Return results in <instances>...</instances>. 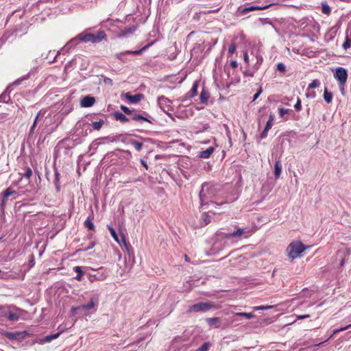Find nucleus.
<instances>
[{"mask_svg":"<svg viewBox=\"0 0 351 351\" xmlns=\"http://www.w3.org/2000/svg\"><path fill=\"white\" fill-rule=\"evenodd\" d=\"M351 46V38H349L348 36H346V40L344 43H343V48L344 49H348Z\"/></svg>","mask_w":351,"mask_h":351,"instance_id":"nucleus-40","label":"nucleus"},{"mask_svg":"<svg viewBox=\"0 0 351 351\" xmlns=\"http://www.w3.org/2000/svg\"><path fill=\"white\" fill-rule=\"evenodd\" d=\"M306 250V247L301 241L291 243L287 249L288 256L291 258H297Z\"/></svg>","mask_w":351,"mask_h":351,"instance_id":"nucleus-6","label":"nucleus"},{"mask_svg":"<svg viewBox=\"0 0 351 351\" xmlns=\"http://www.w3.org/2000/svg\"><path fill=\"white\" fill-rule=\"evenodd\" d=\"M295 110H300L301 108V101L299 99H297V101L294 105Z\"/></svg>","mask_w":351,"mask_h":351,"instance_id":"nucleus-56","label":"nucleus"},{"mask_svg":"<svg viewBox=\"0 0 351 351\" xmlns=\"http://www.w3.org/2000/svg\"><path fill=\"white\" fill-rule=\"evenodd\" d=\"M123 243H124L125 250L127 251L129 257H130L131 256H133L134 252H133V249H132L131 245L130 243H127L125 239H123Z\"/></svg>","mask_w":351,"mask_h":351,"instance_id":"nucleus-33","label":"nucleus"},{"mask_svg":"<svg viewBox=\"0 0 351 351\" xmlns=\"http://www.w3.org/2000/svg\"><path fill=\"white\" fill-rule=\"evenodd\" d=\"M84 125L92 128L93 130L99 131L104 126L108 125V117L102 113L88 114L83 119Z\"/></svg>","mask_w":351,"mask_h":351,"instance_id":"nucleus-2","label":"nucleus"},{"mask_svg":"<svg viewBox=\"0 0 351 351\" xmlns=\"http://www.w3.org/2000/svg\"><path fill=\"white\" fill-rule=\"evenodd\" d=\"M14 193H16V191L13 190L11 187H8L3 191V195H5V197H8L9 196Z\"/></svg>","mask_w":351,"mask_h":351,"instance_id":"nucleus-41","label":"nucleus"},{"mask_svg":"<svg viewBox=\"0 0 351 351\" xmlns=\"http://www.w3.org/2000/svg\"><path fill=\"white\" fill-rule=\"evenodd\" d=\"M73 270L77 273V275L75 277V279H76L78 281H80L82 280V276L84 274V271L82 269V267L80 266H76L73 268Z\"/></svg>","mask_w":351,"mask_h":351,"instance_id":"nucleus-30","label":"nucleus"},{"mask_svg":"<svg viewBox=\"0 0 351 351\" xmlns=\"http://www.w3.org/2000/svg\"><path fill=\"white\" fill-rule=\"evenodd\" d=\"M27 77H28V75H27L26 77H23L22 78H20V79H17L16 81L14 82L13 85H19L23 80L27 79Z\"/></svg>","mask_w":351,"mask_h":351,"instance_id":"nucleus-55","label":"nucleus"},{"mask_svg":"<svg viewBox=\"0 0 351 351\" xmlns=\"http://www.w3.org/2000/svg\"><path fill=\"white\" fill-rule=\"evenodd\" d=\"M236 50L235 43H232L228 48V53L231 56L234 53Z\"/></svg>","mask_w":351,"mask_h":351,"instance_id":"nucleus-49","label":"nucleus"},{"mask_svg":"<svg viewBox=\"0 0 351 351\" xmlns=\"http://www.w3.org/2000/svg\"><path fill=\"white\" fill-rule=\"evenodd\" d=\"M218 193L217 185L209 182L204 183L199 193L201 208L206 210L210 206L216 207L222 205L224 202H218Z\"/></svg>","mask_w":351,"mask_h":351,"instance_id":"nucleus-1","label":"nucleus"},{"mask_svg":"<svg viewBox=\"0 0 351 351\" xmlns=\"http://www.w3.org/2000/svg\"><path fill=\"white\" fill-rule=\"evenodd\" d=\"M7 199H8V197H5V195H3V198H2L1 203V207L2 210H4V208H5V204H6V202H7Z\"/></svg>","mask_w":351,"mask_h":351,"instance_id":"nucleus-53","label":"nucleus"},{"mask_svg":"<svg viewBox=\"0 0 351 351\" xmlns=\"http://www.w3.org/2000/svg\"><path fill=\"white\" fill-rule=\"evenodd\" d=\"M338 332H340L339 330V328L338 329H336L333 331L332 334L324 341H322L318 344H315V346H320L321 345L324 344L325 342H326L328 339H331L335 335L337 334Z\"/></svg>","mask_w":351,"mask_h":351,"instance_id":"nucleus-46","label":"nucleus"},{"mask_svg":"<svg viewBox=\"0 0 351 351\" xmlns=\"http://www.w3.org/2000/svg\"><path fill=\"white\" fill-rule=\"evenodd\" d=\"M236 316H241V317H245L246 319H252L253 318L255 315L252 313H244V312H242V313H236L234 314Z\"/></svg>","mask_w":351,"mask_h":351,"instance_id":"nucleus-34","label":"nucleus"},{"mask_svg":"<svg viewBox=\"0 0 351 351\" xmlns=\"http://www.w3.org/2000/svg\"><path fill=\"white\" fill-rule=\"evenodd\" d=\"M220 321L221 319L219 317H210L206 319V322L209 326H215V328L220 327Z\"/></svg>","mask_w":351,"mask_h":351,"instance_id":"nucleus-20","label":"nucleus"},{"mask_svg":"<svg viewBox=\"0 0 351 351\" xmlns=\"http://www.w3.org/2000/svg\"><path fill=\"white\" fill-rule=\"evenodd\" d=\"M334 77L338 81L339 84L346 85L348 79V71L343 67H337L334 73Z\"/></svg>","mask_w":351,"mask_h":351,"instance_id":"nucleus-8","label":"nucleus"},{"mask_svg":"<svg viewBox=\"0 0 351 351\" xmlns=\"http://www.w3.org/2000/svg\"><path fill=\"white\" fill-rule=\"evenodd\" d=\"M324 99L328 104L330 103L332 99V93L328 91L326 88L324 90Z\"/></svg>","mask_w":351,"mask_h":351,"instance_id":"nucleus-31","label":"nucleus"},{"mask_svg":"<svg viewBox=\"0 0 351 351\" xmlns=\"http://www.w3.org/2000/svg\"><path fill=\"white\" fill-rule=\"evenodd\" d=\"M98 302H99V295H94L91 298L90 301L88 304L81 305V306H80L78 307V308L79 309H82V310H84V311L93 308L98 304Z\"/></svg>","mask_w":351,"mask_h":351,"instance_id":"nucleus-10","label":"nucleus"},{"mask_svg":"<svg viewBox=\"0 0 351 351\" xmlns=\"http://www.w3.org/2000/svg\"><path fill=\"white\" fill-rule=\"evenodd\" d=\"M84 226L90 230H95L94 223L88 218L84 221Z\"/></svg>","mask_w":351,"mask_h":351,"instance_id":"nucleus-37","label":"nucleus"},{"mask_svg":"<svg viewBox=\"0 0 351 351\" xmlns=\"http://www.w3.org/2000/svg\"><path fill=\"white\" fill-rule=\"evenodd\" d=\"M80 41L78 39H77V36L74 38H72L69 42L67 43V44L61 49V52L62 53H66L68 51L72 48L76 46Z\"/></svg>","mask_w":351,"mask_h":351,"instance_id":"nucleus-15","label":"nucleus"},{"mask_svg":"<svg viewBox=\"0 0 351 351\" xmlns=\"http://www.w3.org/2000/svg\"><path fill=\"white\" fill-rule=\"evenodd\" d=\"M60 174L58 172V169H55V178H54L53 183L55 184L56 190L57 192H59L60 191Z\"/></svg>","mask_w":351,"mask_h":351,"instance_id":"nucleus-21","label":"nucleus"},{"mask_svg":"<svg viewBox=\"0 0 351 351\" xmlns=\"http://www.w3.org/2000/svg\"><path fill=\"white\" fill-rule=\"evenodd\" d=\"M272 308H273V306H258L253 307V309L254 311H259V310H268V309H270Z\"/></svg>","mask_w":351,"mask_h":351,"instance_id":"nucleus-45","label":"nucleus"},{"mask_svg":"<svg viewBox=\"0 0 351 351\" xmlns=\"http://www.w3.org/2000/svg\"><path fill=\"white\" fill-rule=\"evenodd\" d=\"M28 335L27 331H21V332H5L3 335L7 337L10 340H21L25 339Z\"/></svg>","mask_w":351,"mask_h":351,"instance_id":"nucleus-9","label":"nucleus"},{"mask_svg":"<svg viewBox=\"0 0 351 351\" xmlns=\"http://www.w3.org/2000/svg\"><path fill=\"white\" fill-rule=\"evenodd\" d=\"M270 129H266V127H265L264 130H263V132L260 134V138L261 139H263V138H266V136L267 135V132H268V131Z\"/></svg>","mask_w":351,"mask_h":351,"instance_id":"nucleus-50","label":"nucleus"},{"mask_svg":"<svg viewBox=\"0 0 351 351\" xmlns=\"http://www.w3.org/2000/svg\"><path fill=\"white\" fill-rule=\"evenodd\" d=\"M149 47V45L144 46L139 50L136 51H125V53L132 55H140L143 51L146 50Z\"/></svg>","mask_w":351,"mask_h":351,"instance_id":"nucleus-32","label":"nucleus"},{"mask_svg":"<svg viewBox=\"0 0 351 351\" xmlns=\"http://www.w3.org/2000/svg\"><path fill=\"white\" fill-rule=\"evenodd\" d=\"M45 112H46V111H43H43H39V112L38 113L37 116L35 118L34 124H33V125L32 126V128L30 129V133L33 132V130H34V129L37 122L40 121L41 119H43Z\"/></svg>","mask_w":351,"mask_h":351,"instance_id":"nucleus-23","label":"nucleus"},{"mask_svg":"<svg viewBox=\"0 0 351 351\" xmlns=\"http://www.w3.org/2000/svg\"><path fill=\"white\" fill-rule=\"evenodd\" d=\"M125 97L130 101L132 104H137L143 98V95L141 93H137L134 95H132L130 93H126L125 94Z\"/></svg>","mask_w":351,"mask_h":351,"instance_id":"nucleus-14","label":"nucleus"},{"mask_svg":"<svg viewBox=\"0 0 351 351\" xmlns=\"http://www.w3.org/2000/svg\"><path fill=\"white\" fill-rule=\"evenodd\" d=\"M208 211L206 212V210H204V213L202 215V219L204 221V225H207L208 223H210V216L208 215V213H210V212H212L213 213L215 214L217 213L216 211L212 210V209H207Z\"/></svg>","mask_w":351,"mask_h":351,"instance_id":"nucleus-25","label":"nucleus"},{"mask_svg":"<svg viewBox=\"0 0 351 351\" xmlns=\"http://www.w3.org/2000/svg\"><path fill=\"white\" fill-rule=\"evenodd\" d=\"M135 30H136V27L134 25L126 27L120 30V32L119 33V36L120 37H125L130 34H133Z\"/></svg>","mask_w":351,"mask_h":351,"instance_id":"nucleus-16","label":"nucleus"},{"mask_svg":"<svg viewBox=\"0 0 351 351\" xmlns=\"http://www.w3.org/2000/svg\"><path fill=\"white\" fill-rule=\"evenodd\" d=\"M20 174L22 176V177H24L27 179H29L32 176V171L29 167H27L25 169V172Z\"/></svg>","mask_w":351,"mask_h":351,"instance_id":"nucleus-38","label":"nucleus"},{"mask_svg":"<svg viewBox=\"0 0 351 351\" xmlns=\"http://www.w3.org/2000/svg\"><path fill=\"white\" fill-rule=\"evenodd\" d=\"M93 273L88 274V278L90 282L95 280H104L106 278L107 274L103 268L98 270L92 269Z\"/></svg>","mask_w":351,"mask_h":351,"instance_id":"nucleus-7","label":"nucleus"},{"mask_svg":"<svg viewBox=\"0 0 351 351\" xmlns=\"http://www.w3.org/2000/svg\"><path fill=\"white\" fill-rule=\"evenodd\" d=\"M51 116V114L49 113L47 117H45L44 120H43V123L46 125H48L49 124V121H48L49 119V117Z\"/></svg>","mask_w":351,"mask_h":351,"instance_id":"nucleus-59","label":"nucleus"},{"mask_svg":"<svg viewBox=\"0 0 351 351\" xmlns=\"http://www.w3.org/2000/svg\"><path fill=\"white\" fill-rule=\"evenodd\" d=\"M244 76L253 77L254 75V73L250 70H245L243 71Z\"/></svg>","mask_w":351,"mask_h":351,"instance_id":"nucleus-52","label":"nucleus"},{"mask_svg":"<svg viewBox=\"0 0 351 351\" xmlns=\"http://www.w3.org/2000/svg\"><path fill=\"white\" fill-rule=\"evenodd\" d=\"M133 111H124V112L128 116L123 114L121 112H116L113 117L115 120L120 121L121 123H125L129 122L130 121H134L136 122H138L140 123H143L144 121L148 122L149 123H153V121L149 119L147 116H143L141 114H132V112Z\"/></svg>","mask_w":351,"mask_h":351,"instance_id":"nucleus-3","label":"nucleus"},{"mask_svg":"<svg viewBox=\"0 0 351 351\" xmlns=\"http://www.w3.org/2000/svg\"><path fill=\"white\" fill-rule=\"evenodd\" d=\"M230 66L232 67V68H236L238 66V63L236 60H232L230 62Z\"/></svg>","mask_w":351,"mask_h":351,"instance_id":"nucleus-61","label":"nucleus"},{"mask_svg":"<svg viewBox=\"0 0 351 351\" xmlns=\"http://www.w3.org/2000/svg\"><path fill=\"white\" fill-rule=\"evenodd\" d=\"M322 11L324 14L328 15L330 12V8L326 3H322Z\"/></svg>","mask_w":351,"mask_h":351,"instance_id":"nucleus-36","label":"nucleus"},{"mask_svg":"<svg viewBox=\"0 0 351 351\" xmlns=\"http://www.w3.org/2000/svg\"><path fill=\"white\" fill-rule=\"evenodd\" d=\"M243 58H244V61H245V62H248V61H249V56H248V54H247V52H245V53H244Z\"/></svg>","mask_w":351,"mask_h":351,"instance_id":"nucleus-62","label":"nucleus"},{"mask_svg":"<svg viewBox=\"0 0 351 351\" xmlns=\"http://www.w3.org/2000/svg\"><path fill=\"white\" fill-rule=\"evenodd\" d=\"M129 143L132 145L136 151L140 152L143 148V143L134 139H130Z\"/></svg>","mask_w":351,"mask_h":351,"instance_id":"nucleus-29","label":"nucleus"},{"mask_svg":"<svg viewBox=\"0 0 351 351\" xmlns=\"http://www.w3.org/2000/svg\"><path fill=\"white\" fill-rule=\"evenodd\" d=\"M245 233V230L243 228H238L233 232L226 234L221 233V237L226 239H231L233 237L240 238Z\"/></svg>","mask_w":351,"mask_h":351,"instance_id":"nucleus-12","label":"nucleus"},{"mask_svg":"<svg viewBox=\"0 0 351 351\" xmlns=\"http://www.w3.org/2000/svg\"><path fill=\"white\" fill-rule=\"evenodd\" d=\"M254 7H255V5H252V6L246 7V8L239 7L238 8V12L239 13L240 15H242V16L243 15H245L249 12L255 11L254 10Z\"/></svg>","mask_w":351,"mask_h":351,"instance_id":"nucleus-24","label":"nucleus"},{"mask_svg":"<svg viewBox=\"0 0 351 351\" xmlns=\"http://www.w3.org/2000/svg\"><path fill=\"white\" fill-rule=\"evenodd\" d=\"M218 306L213 302H199L189 306V313L206 312L210 309H217Z\"/></svg>","mask_w":351,"mask_h":351,"instance_id":"nucleus-5","label":"nucleus"},{"mask_svg":"<svg viewBox=\"0 0 351 351\" xmlns=\"http://www.w3.org/2000/svg\"><path fill=\"white\" fill-rule=\"evenodd\" d=\"M7 199H8V197H5V195H3V198H2L1 203V207L2 210H4V208H5V204H6V202H7Z\"/></svg>","mask_w":351,"mask_h":351,"instance_id":"nucleus-54","label":"nucleus"},{"mask_svg":"<svg viewBox=\"0 0 351 351\" xmlns=\"http://www.w3.org/2000/svg\"><path fill=\"white\" fill-rule=\"evenodd\" d=\"M339 90H340L341 93L343 95H344V90H345V89H344V86H345V85L339 84Z\"/></svg>","mask_w":351,"mask_h":351,"instance_id":"nucleus-64","label":"nucleus"},{"mask_svg":"<svg viewBox=\"0 0 351 351\" xmlns=\"http://www.w3.org/2000/svg\"><path fill=\"white\" fill-rule=\"evenodd\" d=\"M210 347V342H205L196 351H208Z\"/></svg>","mask_w":351,"mask_h":351,"instance_id":"nucleus-35","label":"nucleus"},{"mask_svg":"<svg viewBox=\"0 0 351 351\" xmlns=\"http://www.w3.org/2000/svg\"><path fill=\"white\" fill-rule=\"evenodd\" d=\"M285 65L282 63V62H280L277 64V70L281 73H284L285 71Z\"/></svg>","mask_w":351,"mask_h":351,"instance_id":"nucleus-48","label":"nucleus"},{"mask_svg":"<svg viewBox=\"0 0 351 351\" xmlns=\"http://www.w3.org/2000/svg\"><path fill=\"white\" fill-rule=\"evenodd\" d=\"M215 148L213 147H210L206 150L202 151L199 153V156L202 158H208L210 155L213 153Z\"/></svg>","mask_w":351,"mask_h":351,"instance_id":"nucleus-19","label":"nucleus"},{"mask_svg":"<svg viewBox=\"0 0 351 351\" xmlns=\"http://www.w3.org/2000/svg\"><path fill=\"white\" fill-rule=\"evenodd\" d=\"M62 332H57L56 334H52V335H47L46 337H45V338L43 339H41L40 340V343H44V342H50L51 341L55 339H57L60 333Z\"/></svg>","mask_w":351,"mask_h":351,"instance_id":"nucleus-27","label":"nucleus"},{"mask_svg":"<svg viewBox=\"0 0 351 351\" xmlns=\"http://www.w3.org/2000/svg\"><path fill=\"white\" fill-rule=\"evenodd\" d=\"M11 86H8L5 91L0 95V103L8 104L10 101V88Z\"/></svg>","mask_w":351,"mask_h":351,"instance_id":"nucleus-18","label":"nucleus"},{"mask_svg":"<svg viewBox=\"0 0 351 351\" xmlns=\"http://www.w3.org/2000/svg\"><path fill=\"white\" fill-rule=\"evenodd\" d=\"M158 105L161 110H165V108H167V110H169L171 108V101L163 96L160 97L158 98Z\"/></svg>","mask_w":351,"mask_h":351,"instance_id":"nucleus-13","label":"nucleus"},{"mask_svg":"<svg viewBox=\"0 0 351 351\" xmlns=\"http://www.w3.org/2000/svg\"><path fill=\"white\" fill-rule=\"evenodd\" d=\"M350 328H351V324L345 327H341V328H339V332H342V331H344V330L350 329Z\"/></svg>","mask_w":351,"mask_h":351,"instance_id":"nucleus-60","label":"nucleus"},{"mask_svg":"<svg viewBox=\"0 0 351 351\" xmlns=\"http://www.w3.org/2000/svg\"><path fill=\"white\" fill-rule=\"evenodd\" d=\"M261 93H262V88L260 87L258 91L254 95L253 101L256 100L258 97V96L260 95V94Z\"/></svg>","mask_w":351,"mask_h":351,"instance_id":"nucleus-57","label":"nucleus"},{"mask_svg":"<svg viewBox=\"0 0 351 351\" xmlns=\"http://www.w3.org/2000/svg\"><path fill=\"white\" fill-rule=\"evenodd\" d=\"M282 171V165L280 161H276L274 165V175L275 178L277 179L280 177Z\"/></svg>","mask_w":351,"mask_h":351,"instance_id":"nucleus-26","label":"nucleus"},{"mask_svg":"<svg viewBox=\"0 0 351 351\" xmlns=\"http://www.w3.org/2000/svg\"><path fill=\"white\" fill-rule=\"evenodd\" d=\"M199 87V81L194 82L193 86L191 90L188 93V95L189 97H193L197 93V88Z\"/></svg>","mask_w":351,"mask_h":351,"instance_id":"nucleus-22","label":"nucleus"},{"mask_svg":"<svg viewBox=\"0 0 351 351\" xmlns=\"http://www.w3.org/2000/svg\"><path fill=\"white\" fill-rule=\"evenodd\" d=\"M272 5H273L272 3H270V4L265 5H255L254 10H265V9L268 8L269 7L271 6Z\"/></svg>","mask_w":351,"mask_h":351,"instance_id":"nucleus-47","label":"nucleus"},{"mask_svg":"<svg viewBox=\"0 0 351 351\" xmlns=\"http://www.w3.org/2000/svg\"><path fill=\"white\" fill-rule=\"evenodd\" d=\"M1 316L7 317L10 321L16 322L19 319V315L11 311H3Z\"/></svg>","mask_w":351,"mask_h":351,"instance_id":"nucleus-17","label":"nucleus"},{"mask_svg":"<svg viewBox=\"0 0 351 351\" xmlns=\"http://www.w3.org/2000/svg\"><path fill=\"white\" fill-rule=\"evenodd\" d=\"M289 111H279L280 117L283 118L285 115L288 114Z\"/></svg>","mask_w":351,"mask_h":351,"instance_id":"nucleus-63","label":"nucleus"},{"mask_svg":"<svg viewBox=\"0 0 351 351\" xmlns=\"http://www.w3.org/2000/svg\"><path fill=\"white\" fill-rule=\"evenodd\" d=\"M320 84V82L318 80H314L311 83L309 84L308 86V89H313L318 87Z\"/></svg>","mask_w":351,"mask_h":351,"instance_id":"nucleus-43","label":"nucleus"},{"mask_svg":"<svg viewBox=\"0 0 351 351\" xmlns=\"http://www.w3.org/2000/svg\"><path fill=\"white\" fill-rule=\"evenodd\" d=\"M106 38V35L104 31H99L96 34L82 32L77 36V39L80 42L92 43H99Z\"/></svg>","mask_w":351,"mask_h":351,"instance_id":"nucleus-4","label":"nucleus"},{"mask_svg":"<svg viewBox=\"0 0 351 351\" xmlns=\"http://www.w3.org/2000/svg\"><path fill=\"white\" fill-rule=\"evenodd\" d=\"M95 102V99L94 97L88 95L83 97L80 101V105L82 108H89L91 107Z\"/></svg>","mask_w":351,"mask_h":351,"instance_id":"nucleus-11","label":"nucleus"},{"mask_svg":"<svg viewBox=\"0 0 351 351\" xmlns=\"http://www.w3.org/2000/svg\"><path fill=\"white\" fill-rule=\"evenodd\" d=\"M104 82L106 83V84H108L110 86H112L113 84L112 83V80L108 77H105L104 80Z\"/></svg>","mask_w":351,"mask_h":351,"instance_id":"nucleus-58","label":"nucleus"},{"mask_svg":"<svg viewBox=\"0 0 351 351\" xmlns=\"http://www.w3.org/2000/svg\"><path fill=\"white\" fill-rule=\"evenodd\" d=\"M259 21L262 23L263 25L269 24V25H271L275 29V30L276 32H278L277 29L274 27L273 23L269 19L260 18Z\"/></svg>","mask_w":351,"mask_h":351,"instance_id":"nucleus-39","label":"nucleus"},{"mask_svg":"<svg viewBox=\"0 0 351 351\" xmlns=\"http://www.w3.org/2000/svg\"><path fill=\"white\" fill-rule=\"evenodd\" d=\"M209 97H210L209 93L207 90H206L204 88H203L200 93L201 102L203 104L206 103L208 101Z\"/></svg>","mask_w":351,"mask_h":351,"instance_id":"nucleus-28","label":"nucleus"},{"mask_svg":"<svg viewBox=\"0 0 351 351\" xmlns=\"http://www.w3.org/2000/svg\"><path fill=\"white\" fill-rule=\"evenodd\" d=\"M108 230L110 232L111 236L114 238V239L115 241H117V242H119L118 236L116 233L115 230L111 226H108Z\"/></svg>","mask_w":351,"mask_h":351,"instance_id":"nucleus-44","label":"nucleus"},{"mask_svg":"<svg viewBox=\"0 0 351 351\" xmlns=\"http://www.w3.org/2000/svg\"><path fill=\"white\" fill-rule=\"evenodd\" d=\"M274 116L273 114L269 115V120L267 121L266 123V129H271L274 124Z\"/></svg>","mask_w":351,"mask_h":351,"instance_id":"nucleus-42","label":"nucleus"},{"mask_svg":"<svg viewBox=\"0 0 351 351\" xmlns=\"http://www.w3.org/2000/svg\"><path fill=\"white\" fill-rule=\"evenodd\" d=\"M125 54H127V53H125V51H123V52H121V53H117V54L115 55V56H116L117 59L120 60H121V61H123V62H125V60H123V58H122V56H123V55H125Z\"/></svg>","mask_w":351,"mask_h":351,"instance_id":"nucleus-51","label":"nucleus"}]
</instances>
